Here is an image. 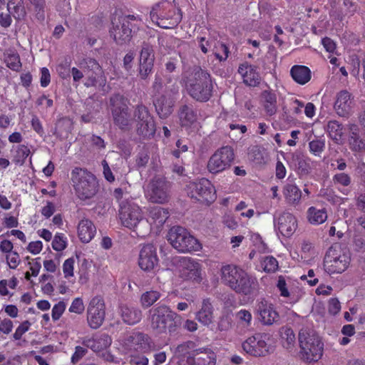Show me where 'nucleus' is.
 I'll list each match as a JSON object with an SVG mask.
<instances>
[{"instance_id": "1", "label": "nucleus", "mask_w": 365, "mask_h": 365, "mask_svg": "<svg viewBox=\"0 0 365 365\" xmlns=\"http://www.w3.org/2000/svg\"><path fill=\"white\" fill-rule=\"evenodd\" d=\"M220 275L222 282L237 294L252 295L258 289L257 278L240 267L224 265L220 269Z\"/></svg>"}, {"instance_id": "2", "label": "nucleus", "mask_w": 365, "mask_h": 365, "mask_svg": "<svg viewBox=\"0 0 365 365\" xmlns=\"http://www.w3.org/2000/svg\"><path fill=\"white\" fill-rule=\"evenodd\" d=\"M185 86L189 94L199 101H207L212 96V83L210 74L195 68L185 77Z\"/></svg>"}, {"instance_id": "3", "label": "nucleus", "mask_w": 365, "mask_h": 365, "mask_svg": "<svg viewBox=\"0 0 365 365\" xmlns=\"http://www.w3.org/2000/svg\"><path fill=\"white\" fill-rule=\"evenodd\" d=\"M79 66L83 71L76 67L71 68L73 82L78 83L85 73L86 76L85 86L103 88L106 86V78L97 61L91 58H85L79 63Z\"/></svg>"}, {"instance_id": "4", "label": "nucleus", "mask_w": 365, "mask_h": 365, "mask_svg": "<svg viewBox=\"0 0 365 365\" xmlns=\"http://www.w3.org/2000/svg\"><path fill=\"white\" fill-rule=\"evenodd\" d=\"M71 180L77 197L81 200L93 197L98 190L96 176L86 169L75 168L71 173Z\"/></svg>"}, {"instance_id": "5", "label": "nucleus", "mask_w": 365, "mask_h": 365, "mask_svg": "<svg viewBox=\"0 0 365 365\" xmlns=\"http://www.w3.org/2000/svg\"><path fill=\"white\" fill-rule=\"evenodd\" d=\"M299 357L307 362L318 361L323 355L324 344L319 336L312 331L302 329L299 333Z\"/></svg>"}, {"instance_id": "6", "label": "nucleus", "mask_w": 365, "mask_h": 365, "mask_svg": "<svg viewBox=\"0 0 365 365\" xmlns=\"http://www.w3.org/2000/svg\"><path fill=\"white\" fill-rule=\"evenodd\" d=\"M150 16L153 23L166 29L177 26L181 20L174 0H163L157 4L153 7Z\"/></svg>"}, {"instance_id": "7", "label": "nucleus", "mask_w": 365, "mask_h": 365, "mask_svg": "<svg viewBox=\"0 0 365 365\" xmlns=\"http://www.w3.org/2000/svg\"><path fill=\"white\" fill-rule=\"evenodd\" d=\"M150 326L158 333L175 331L180 323V317L166 305H159L150 310Z\"/></svg>"}, {"instance_id": "8", "label": "nucleus", "mask_w": 365, "mask_h": 365, "mask_svg": "<svg viewBox=\"0 0 365 365\" xmlns=\"http://www.w3.org/2000/svg\"><path fill=\"white\" fill-rule=\"evenodd\" d=\"M168 241L172 247L182 253L198 252L202 249V245L185 227L174 226L167 235Z\"/></svg>"}, {"instance_id": "9", "label": "nucleus", "mask_w": 365, "mask_h": 365, "mask_svg": "<svg viewBox=\"0 0 365 365\" xmlns=\"http://www.w3.org/2000/svg\"><path fill=\"white\" fill-rule=\"evenodd\" d=\"M351 256L349 250L339 245L329 247L324 260V271L329 274H340L349 266Z\"/></svg>"}, {"instance_id": "10", "label": "nucleus", "mask_w": 365, "mask_h": 365, "mask_svg": "<svg viewBox=\"0 0 365 365\" xmlns=\"http://www.w3.org/2000/svg\"><path fill=\"white\" fill-rule=\"evenodd\" d=\"M118 342L119 349L125 354L134 351L147 353L155 349L151 339L148 335L140 332L129 334L120 339Z\"/></svg>"}, {"instance_id": "11", "label": "nucleus", "mask_w": 365, "mask_h": 365, "mask_svg": "<svg viewBox=\"0 0 365 365\" xmlns=\"http://www.w3.org/2000/svg\"><path fill=\"white\" fill-rule=\"evenodd\" d=\"M185 190L190 197L197 201L211 203L216 199L215 187L212 182L206 178L189 182Z\"/></svg>"}, {"instance_id": "12", "label": "nucleus", "mask_w": 365, "mask_h": 365, "mask_svg": "<svg viewBox=\"0 0 365 365\" xmlns=\"http://www.w3.org/2000/svg\"><path fill=\"white\" fill-rule=\"evenodd\" d=\"M133 115V125L138 135L143 138H150L155 135V123L146 106L143 104L136 106Z\"/></svg>"}, {"instance_id": "13", "label": "nucleus", "mask_w": 365, "mask_h": 365, "mask_svg": "<svg viewBox=\"0 0 365 365\" xmlns=\"http://www.w3.org/2000/svg\"><path fill=\"white\" fill-rule=\"evenodd\" d=\"M235 158L233 150L230 146L217 149L209 158L207 169L209 173L217 175L229 169Z\"/></svg>"}, {"instance_id": "14", "label": "nucleus", "mask_w": 365, "mask_h": 365, "mask_svg": "<svg viewBox=\"0 0 365 365\" xmlns=\"http://www.w3.org/2000/svg\"><path fill=\"white\" fill-rule=\"evenodd\" d=\"M170 183L163 177L153 178L145 189V197L153 203L163 204L168 201Z\"/></svg>"}, {"instance_id": "15", "label": "nucleus", "mask_w": 365, "mask_h": 365, "mask_svg": "<svg viewBox=\"0 0 365 365\" xmlns=\"http://www.w3.org/2000/svg\"><path fill=\"white\" fill-rule=\"evenodd\" d=\"M110 104L113 118L115 124L123 130H130L133 128V116L131 117L128 113V108L124 102V98L119 94L114 95L110 98Z\"/></svg>"}, {"instance_id": "16", "label": "nucleus", "mask_w": 365, "mask_h": 365, "mask_svg": "<svg viewBox=\"0 0 365 365\" xmlns=\"http://www.w3.org/2000/svg\"><path fill=\"white\" fill-rule=\"evenodd\" d=\"M120 220L123 226L138 232V224L143 222V216L140 207L132 200L120 202Z\"/></svg>"}, {"instance_id": "17", "label": "nucleus", "mask_w": 365, "mask_h": 365, "mask_svg": "<svg viewBox=\"0 0 365 365\" xmlns=\"http://www.w3.org/2000/svg\"><path fill=\"white\" fill-rule=\"evenodd\" d=\"M269 336L267 334H255L248 337L242 344V349L249 355L260 357L270 352Z\"/></svg>"}, {"instance_id": "18", "label": "nucleus", "mask_w": 365, "mask_h": 365, "mask_svg": "<svg viewBox=\"0 0 365 365\" xmlns=\"http://www.w3.org/2000/svg\"><path fill=\"white\" fill-rule=\"evenodd\" d=\"M106 317V305L103 299L100 296L93 297L87 308V322L93 329L99 328L103 323Z\"/></svg>"}, {"instance_id": "19", "label": "nucleus", "mask_w": 365, "mask_h": 365, "mask_svg": "<svg viewBox=\"0 0 365 365\" xmlns=\"http://www.w3.org/2000/svg\"><path fill=\"white\" fill-rule=\"evenodd\" d=\"M168 218V212L160 207H154L149 210V214L147 220H143V225L145 229L137 232L139 237H144L149 234L150 230L153 227L160 228Z\"/></svg>"}, {"instance_id": "20", "label": "nucleus", "mask_w": 365, "mask_h": 365, "mask_svg": "<svg viewBox=\"0 0 365 365\" xmlns=\"http://www.w3.org/2000/svg\"><path fill=\"white\" fill-rule=\"evenodd\" d=\"M274 227L277 232L285 237H290L296 232L298 224L295 216L287 212L276 213Z\"/></svg>"}, {"instance_id": "21", "label": "nucleus", "mask_w": 365, "mask_h": 365, "mask_svg": "<svg viewBox=\"0 0 365 365\" xmlns=\"http://www.w3.org/2000/svg\"><path fill=\"white\" fill-rule=\"evenodd\" d=\"M159 262L156 248L150 244L145 245L139 252L138 266L146 272L155 270Z\"/></svg>"}, {"instance_id": "22", "label": "nucleus", "mask_w": 365, "mask_h": 365, "mask_svg": "<svg viewBox=\"0 0 365 365\" xmlns=\"http://www.w3.org/2000/svg\"><path fill=\"white\" fill-rule=\"evenodd\" d=\"M354 104L352 94L346 90H342L336 94L334 109L338 115L346 117L352 112Z\"/></svg>"}, {"instance_id": "23", "label": "nucleus", "mask_w": 365, "mask_h": 365, "mask_svg": "<svg viewBox=\"0 0 365 365\" xmlns=\"http://www.w3.org/2000/svg\"><path fill=\"white\" fill-rule=\"evenodd\" d=\"M153 63V50L151 46L145 44L142 48L139 58V74L141 78L145 79L152 72Z\"/></svg>"}, {"instance_id": "24", "label": "nucleus", "mask_w": 365, "mask_h": 365, "mask_svg": "<svg viewBox=\"0 0 365 365\" xmlns=\"http://www.w3.org/2000/svg\"><path fill=\"white\" fill-rule=\"evenodd\" d=\"M183 274L190 280L200 283L202 279V269L199 261L190 257H184L182 260Z\"/></svg>"}, {"instance_id": "25", "label": "nucleus", "mask_w": 365, "mask_h": 365, "mask_svg": "<svg viewBox=\"0 0 365 365\" xmlns=\"http://www.w3.org/2000/svg\"><path fill=\"white\" fill-rule=\"evenodd\" d=\"M132 31L130 28L129 21L123 19L116 24L113 23L110 30V35L114 41L118 44H123L128 42L131 38Z\"/></svg>"}, {"instance_id": "26", "label": "nucleus", "mask_w": 365, "mask_h": 365, "mask_svg": "<svg viewBox=\"0 0 365 365\" xmlns=\"http://www.w3.org/2000/svg\"><path fill=\"white\" fill-rule=\"evenodd\" d=\"M96 234V227L91 220L83 218L79 220L77 225V235L81 242H90L94 238Z\"/></svg>"}, {"instance_id": "27", "label": "nucleus", "mask_w": 365, "mask_h": 365, "mask_svg": "<svg viewBox=\"0 0 365 365\" xmlns=\"http://www.w3.org/2000/svg\"><path fill=\"white\" fill-rule=\"evenodd\" d=\"M238 73L243 79V82L250 86H256L260 83V75L257 68L247 63L241 64L238 68Z\"/></svg>"}, {"instance_id": "28", "label": "nucleus", "mask_w": 365, "mask_h": 365, "mask_svg": "<svg viewBox=\"0 0 365 365\" xmlns=\"http://www.w3.org/2000/svg\"><path fill=\"white\" fill-rule=\"evenodd\" d=\"M214 307L210 299H204L200 308L195 313V319L204 326L208 327L214 322Z\"/></svg>"}, {"instance_id": "29", "label": "nucleus", "mask_w": 365, "mask_h": 365, "mask_svg": "<svg viewBox=\"0 0 365 365\" xmlns=\"http://www.w3.org/2000/svg\"><path fill=\"white\" fill-rule=\"evenodd\" d=\"M257 312L262 322L264 324H272L278 319V314L273 305L265 299H262L258 303Z\"/></svg>"}, {"instance_id": "30", "label": "nucleus", "mask_w": 365, "mask_h": 365, "mask_svg": "<svg viewBox=\"0 0 365 365\" xmlns=\"http://www.w3.org/2000/svg\"><path fill=\"white\" fill-rule=\"evenodd\" d=\"M111 342V338L106 334H103L93 338H86L83 340V344L95 352L106 349L110 346Z\"/></svg>"}, {"instance_id": "31", "label": "nucleus", "mask_w": 365, "mask_h": 365, "mask_svg": "<svg viewBox=\"0 0 365 365\" xmlns=\"http://www.w3.org/2000/svg\"><path fill=\"white\" fill-rule=\"evenodd\" d=\"M119 314L123 321L130 325L137 324L142 318V312L138 308L128 304L119 307Z\"/></svg>"}, {"instance_id": "32", "label": "nucleus", "mask_w": 365, "mask_h": 365, "mask_svg": "<svg viewBox=\"0 0 365 365\" xmlns=\"http://www.w3.org/2000/svg\"><path fill=\"white\" fill-rule=\"evenodd\" d=\"M283 195L286 201L291 205H298L302 197V191L290 178L283 187Z\"/></svg>"}, {"instance_id": "33", "label": "nucleus", "mask_w": 365, "mask_h": 365, "mask_svg": "<svg viewBox=\"0 0 365 365\" xmlns=\"http://www.w3.org/2000/svg\"><path fill=\"white\" fill-rule=\"evenodd\" d=\"M261 103L267 115L272 116L277 111V98L272 90H265L261 93Z\"/></svg>"}, {"instance_id": "34", "label": "nucleus", "mask_w": 365, "mask_h": 365, "mask_svg": "<svg viewBox=\"0 0 365 365\" xmlns=\"http://www.w3.org/2000/svg\"><path fill=\"white\" fill-rule=\"evenodd\" d=\"M193 359L194 365H215L216 355L207 348H200L194 351Z\"/></svg>"}, {"instance_id": "35", "label": "nucleus", "mask_w": 365, "mask_h": 365, "mask_svg": "<svg viewBox=\"0 0 365 365\" xmlns=\"http://www.w3.org/2000/svg\"><path fill=\"white\" fill-rule=\"evenodd\" d=\"M154 105L160 118H165L173 112L174 101L172 98L161 96L155 100Z\"/></svg>"}, {"instance_id": "36", "label": "nucleus", "mask_w": 365, "mask_h": 365, "mask_svg": "<svg viewBox=\"0 0 365 365\" xmlns=\"http://www.w3.org/2000/svg\"><path fill=\"white\" fill-rule=\"evenodd\" d=\"M277 287L280 293V296L288 298L291 303H295L298 301L299 297L292 289L291 280H286L282 276L278 277Z\"/></svg>"}, {"instance_id": "37", "label": "nucleus", "mask_w": 365, "mask_h": 365, "mask_svg": "<svg viewBox=\"0 0 365 365\" xmlns=\"http://www.w3.org/2000/svg\"><path fill=\"white\" fill-rule=\"evenodd\" d=\"M290 75L293 80L300 85H304L308 83L312 77L310 69L302 65L293 66L290 70Z\"/></svg>"}, {"instance_id": "38", "label": "nucleus", "mask_w": 365, "mask_h": 365, "mask_svg": "<svg viewBox=\"0 0 365 365\" xmlns=\"http://www.w3.org/2000/svg\"><path fill=\"white\" fill-rule=\"evenodd\" d=\"M328 136L336 144L344 142V130L341 123L336 120H329L327 125Z\"/></svg>"}, {"instance_id": "39", "label": "nucleus", "mask_w": 365, "mask_h": 365, "mask_svg": "<svg viewBox=\"0 0 365 365\" xmlns=\"http://www.w3.org/2000/svg\"><path fill=\"white\" fill-rule=\"evenodd\" d=\"M237 327L240 333H246L251 330L252 315L249 310L242 309L235 314Z\"/></svg>"}, {"instance_id": "40", "label": "nucleus", "mask_w": 365, "mask_h": 365, "mask_svg": "<svg viewBox=\"0 0 365 365\" xmlns=\"http://www.w3.org/2000/svg\"><path fill=\"white\" fill-rule=\"evenodd\" d=\"M327 219V212L324 208L310 207L307 210V220L312 224L318 225L324 223Z\"/></svg>"}, {"instance_id": "41", "label": "nucleus", "mask_w": 365, "mask_h": 365, "mask_svg": "<svg viewBox=\"0 0 365 365\" xmlns=\"http://www.w3.org/2000/svg\"><path fill=\"white\" fill-rule=\"evenodd\" d=\"M13 162L17 165H23L31 153L30 149L25 145H18L13 147Z\"/></svg>"}, {"instance_id": "42", "label": "nucleus", "mask_w": 365, "mask_h": 365, "mask_svg": "<svg viewBox=\"0 0 365 365\" xmlns=\"http://www.w3.org/2000/svg\"><path fill=\"white\" fill-rule=\"evenodd\" d=\"M5 63L13 71H19L21 68V63L18 53L14 50H8L5 53Z\"/></svg>"}, {"instance_id": "43", "label": "nucleus", "mask_w": 365, "mask_h": 365, "mask_svg": "<svg viewBox=\"0 0 365 365\" xmlns=\"http://www.w3.org/2000/svg\"><path fill=\"white\" fill-rule=\"evenodd\" d=\"M180 119L182 126H190L196 121L197 115L191 108L185 106L181 108Z\"/></svg>"}, {"instance_id": "44", "label": "nucleus", "mask_w": 365, "mask_h": 365, "mask_svg": "<svg viewBox=\"0 0 365 365\" xmlns=\"http://www.w3.org/2000/svg\"><path fill=\"white\" fill-rule=\"evenodd\" d=\"M161 297V293L157 290H150L142 294L140 302L143 308H148L156 302Z\"/></svg>"}, {"instance_id": "45", "label": "nucleus", "mask_w": 365, "mask_h": 365, "mask_svg": "<svg viewBox=\"0 0 365 365\" xmlns=\"http://www.w3.org/2000/svg\"><path fill=\"white\" fill-rule=\"evenodd\" d=\"M351 134L349 139L350 148L354 151H361L365 148V144L362 140L359 138L358 134V128L356 125L351 127Z\"/></svg>"}, {"instance_id": "46", "label": "nucleus", "mask_w": 365, "mask_h": 365, "mask_svg": "<svg viewBox=\"0 0 365 365\" xmlns=\"http://www.w3.org/2000/svg\"><path fill=\"white\" fill-rule=\"evenodd\" d=\"M315 255L314 247L312 244L308 241H303L300 247V255H298V257H300V260L303 262H308ZM299 260V259H298Z\"/></svg>"}, {"instance_id": "47", "label": "nucleus", "mask_w": 365, "mask_h": 365, "mask_svg": "<svg viewBox=\"0 0 365 365\" xmlns=\"http://www.w3.org/2000/svg\"><path fill=\"white\" fill-rule=\"evenodd\" d=\"M280 334L283 346L287 349H292L295 343V334L293 330L287 327H282L280 331Z\"/></svg>"}, {"instance_id": "48", "label": "nucleus", "mask_w": 365, "mask_h": 365, "mask_svg": "<svg viewBox=\"0 0 365 365\" xmlns=\"http://www.w3.org/2000/svg\"><path fill=\"white\" fill-rule=\"evenodd\" d=\"M7 8L9 12L16 19H21L26 16L25 7L21 1H9Z\"/></svg>"}, {"instance_id": "49", "label": "nucleus", "mask_w": 365, "mask_h": 365, "mask_svg": "<svg viewBox=\"0 0 365 365\" xmlns=\"http://www.w3.org/2000/svg\"><path fill=\"white\" fill-rule=\"evenodd\" d=\"M260 266L264 272H274L278 269V262L274 257L267 256L261 260Z\"/></svg>"}, {"instance_id": "50", "label": "nucleus", "mask_w": 365, "mask_h": 365, "mask_svg": "<svg viewBox=\"0 0 365 365\" xmlns=\"http://www.w3.org/2000/svg\"><path fill=\"white\" fill-rule=\"evenodd\" d=\"M68 245V240L63 233H56L52 241V247L57 252L64 250Z\"/></svg>"}, {"instance_id": "51", "label": "nucleus", "mask_w": 365, "mask_h": 365, "mask_svg": "<svg viewBox=\"0 0 365 365\" xmlns=\"http://www.w3.org/2000/svg\"><path fill=\"white\" fill-rule=\"evenodd\" d=\"M249 235L252 245L259 252H264L267 250V245L264 242L262 237L258 233L250 232Z\"/></svg>"}, {"instance_id": "52", "label": "nucleus", "mask_w": 365, "mask_h": 365, "mask_svg": "<svg viewBox=\"0 0 365 365\" xmlns=\"http://www.w3.org/2000/svg\"><path fill=\"white\" fill-rule=\"evenodd\" d=\"M309 151L316 156H319L325 148L324 139H316L309 142Z\"/></svg>"}, {"instance_id": "53", "label": "nucleus", "mask_w": 365, "mask_h": 365, "mask_svg": "<svg viewBox=\"0 0 365 365\" xmlns=\"http://www.w3.org/2000/svg\"><path fill=\"white\" fill-rule=\"evenodd\" d=\"M74 264L75 259L73 257H70L64 261L62 269L66 279H69L74 276Z\"/></svg>"}, {"instance_id": "54", "label": "nucleus", "mask_w": 365, "mask_h": 365, "mask_svg": "<svg viewBox=\"0 0 365 365\" xmlns=\"http://www.w3.org/2000/svg\"><path fill=\"white\" fill-rule=\"evenodd\" d=\"M7 265L10 269H15L21 263V258L16 251L10 252L4 256Z\"/></svg>"}, {"instance_id": "55", "label": "nucleus", "mask_w": 365, "mask_h": 365, "mask_svg": "<svg viewBox=\"0 0 365 365\" xmlns=\"http://www.w3.org/2000/svg\"><path fill=\"white\" fill-rule=\"evenodd\" d=\"M84 309L83 299L80 297H76L73 300L69 307V312L80 314L83 312Z\"/></svg>"}, {"instance_id": "56", "label": "nucleus", "mask_w": 365, "mask_h": 365, "mask_svg": "<svg viewBox=\"0 0 365 365\" xmlns=\"http://www.w3.org/2000/svg\"><path fill=\"white\" fill-rule=\"evenodd\" d=\"M66 309V304L63 302H59L56 304L52 309V319L53 321H57L60 319Z\"/></svg>"}, {"instance_id": "57", "label": "nucleus", "mask_w": 365, "mask_h": 365, "mask_svg": "<svg viewBox=\"0 0 365 365\" xmlns=\"http://www.w3.org/2000/svg\"><path fill=\"white\" fill-rule=\"evenodd\" d=\"M87 352L88 350L86 348L81 346H76L75 351L71 359V363L75 364L78 362L87 354Z\"/></svg>"}, {"instance_id": "58", "label": "nucleus", "mask_w": 365, "mask_h": 365, "mask_svg": "<svg viewBox=\"0 0 365 365\" xmlns=\"http://www.w3.org/2000/svg\"><path fill=\"white\" fill-rule=\"evenodd\" d=\"M148 359L143 355L130 353V365H148Z\"/></svg>"}, {"instance_id": "59", "label": "nucleus", "mask_w": 365, "mask_h": 365, "mask_svg": "<svg viewBox=\"0 0 365 365\" xmlns=\"http://www.w3.org/2000/svg\"><path fill=\"white\" fill-rule=\"evenodd\" d=\"M30 323L28 321L24 322L16 329L13 336L14 339L19 340L29 330Z\"/></svg>"}, {"instance_id": "60", "label": "nucleus", "mask_w": 365, "mask_h": 365, "mask_svg": "<svg viewBox=\"0 0 365 365\" xmlns=\"http://www.w3.org/2000/svg\"><path fill=\"white\" fill-rule=\"evenodd\" d=\"M328 310L329 312L332 315H335L340 312L341 304L338 299L331 298L329 300Z\"/></svg>"}, {"instance_id": "61", "label": "nucleus", "mask_w": 365, "mask_h": 365, "mask_svg": "<svg viewBox=\"0 0 365 365\" xmlns=\"http://www.w3.org/2000/svg\"><path fill=\"white\" fill-rule=\"evenodd\" d=\"M333 180L335 182L340 184L343 186H348L351 182L350 177L344 173L336 174Z\"/></svg>"}, {"instance_id": "62", "label": "nucleus", "mask_w": 365, "mask_h": 365, "mask_svg": "<svg viewBox=\"0 0 365 365\" xmlns=\"http://www.w3.org/2000/svg\"><path fill=\"white\" fill-rule=\"evenodd\" d=\"M172 362L175 365H194L195 360L192 356H182V357H174Z\"/></svg>"}, {"instance_id": "63", "label": "nucleus", "mask_w": 365, "mask_h": 365, "mask_svg": "<svg viewBox=\"0 0 365 365\" xmlns=\"http://www.w3.org/2000/svg\"><path fill=\"white\" fill-rule=\"evenodd\" d=\"M42 249L43 244L40 240L31 242L27 246V250L33 255L40 253Z\"/></svg>"}, {"instance_id": "64", "label": "nucleus", "mask_w": 365, "mask_h": 365, "mask_svg": "<svg viewBox=\"0 0 365 365\" xmlns=\"http://www.w3.org/2000/svg\"><path fill=\"white\" fill-rule=\"evenodd\" d=\"M13 243L8 240H4L0 242V251L4 253V256L10 252H13Z\"/></svg>"}]
</instances>
